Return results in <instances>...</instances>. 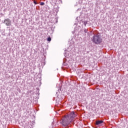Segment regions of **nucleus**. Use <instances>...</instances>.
Masks as SVG:
<instances>
[{
    "label": "nucleus",
    "mask_w": 128,
    "mask_h": 128,
    "mask_svg": "<svg viewBox=\"0 0 128 128\" xmlns=\"http://www.w3.org/2000/svg\"><path fill=\"white\" fill-rule=\"evenodd\" d=\"M88 24V21H85L84 23V24L85 26H86V24Z\"/></svg>",
    "instance_id": "obj_7"
},
{
    "label": "nucleus",
    "mask_w": 128,
    "mask_h": 128,
    "mask_svg": "<svg viewBox=\"0 0 128 128\" xmlns=\"http://www.w3.org/2000/svg\"><path fill=\"white\" fill-rule=\"evenodd\" d=\"M34 4H38V3L34 1Z\"/></svg>",
    "instance_id": "obj_10"
},
{
    "label": "nucleus",
    "mask_w": 128,
    "mask_h": 128,
    "mask_svg": "<svg viewBox=\"0 0 128 128\" xmlns=\"http://www.w3.org/2000/svg\"><path fill=\"white\" fill-rule=\"evenodd\" d=\"M60 124L64 126H68L72 122V120H70L68 115L63 118L60 121Z\"/></svg>",
    "instance_id": "obj_1"
},
{
    "label": "nucleus",
    "mask_w": 128,
    "mask_h": 128,
    "mask_svg": "<svg viewBox=\"0 0 128 128\" xmlns=\"http://www.w3.org/2000/svg\"><path fill=\"white\" fill-rule=\"evenodd\" d=\"M102 40L100 38V36L99 34H94L92 37V42H94L96 44H101Z\"/></svg>",
    "instance_id": "obj_2"
},
{
    "label": "nucleus",
    "mask_w": 128,
    "mask_h": 128,
    "mask_svg": "<svg viewBox=\"0 0 128 128\" xmlns=\"http://www.w3.org/2000/svg\"><path fill=\"white\" fill-rule=\"evenodd\" d=\"M40 6H44V2H41L40 4Z\"/></svg>",
    "instance_id": "obj_9"
},
{
    "label": "nucleus",
    "mask_w": 128,
    "mask_h": 128,
    "mask_svg": "<svg viewBox=\"0 0 128 128\" xmlns=\"http://www.w3.org/2000/svg\"><path fill=\"white\" fill-rule=\"evenodd\" d=\"M47 40H48V42H50L52 40V38L50 37H48L47 38Z\"/></svg>",
    "instance_id": "obj_6"
},
{
    "label": "nucleus",
    "mask_w": 128,
    "mask_h": 128,
    "mask_svg": "<svg viewBox=\"0 0 128 128\" xmlns=\"http://www.w3.org/2000/svg\"><path fill=\"white\" fill-rule=\"evenodd\" d=\"M104 124V120H96L95 122V125L98 126H102Z\"/></svg>",
    "instance_id": "obj_5"
},
{
    "label": "nucleus",
    "mask_w": 128,
    "mask_h": 128,
    "mask_svg": "<svg viewBox=\"0 0 128 128\" xmlns=\"http://www.w3.org/2000/svg\"><path fill=\"white\" fill-rule=\"evenodd\" d=\"M84 32H85V34H86V32H88V30L84 28Z\"/></svg>",
    "instance_id": "obj_8"
},
{
    "label": "nucleus",
    "mask_w": 128,
    "mask_h": 128,
    "mask_svg": "<svg viewBox=\"0 0 128 128\" xmlns=\"http://www.w3.org/2000/svg\"><path fill=\"white\" fill-rule=\"evenodd\" d=\"M67 116L70 120H71V121L72 122V120H74V118L76 116V114H75L74 112H72L70 114H68Z\"/></svg>",
    "instance_id": "obj_3"
},
{
    "label": "nucleus",
    "mask_w": 128,
    "mask_h": 128,
    "mask_svg": "<svg viewBox=\"0 0 128 128\" xmlns=\"http://www.w3.org/2000/svg\"><path fill=\"white\" fill-rule=\"evenodd\" d=\"M69 126V125H68Z\"/></svg>",
    "instance_id": "obj_11"
},
{
    "label": "nucleus",
    "mask_w": 128,
    "mask_h": 128,
    "mask_svg": "<svg viewBox=\"0 0 128 128\" xmlns=\"http://www.w3.org/2000/svg\"><path fill=\"white\" fill-rule=\"evenodd\" d=\"M4 24H5L6 26H11L12 20H10L9 18H6L4 20Z\"/></svg>",
    "instance_id": "obj_4"
}]
</instances>
